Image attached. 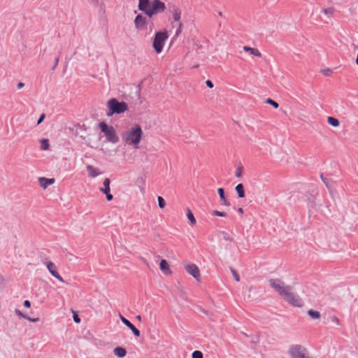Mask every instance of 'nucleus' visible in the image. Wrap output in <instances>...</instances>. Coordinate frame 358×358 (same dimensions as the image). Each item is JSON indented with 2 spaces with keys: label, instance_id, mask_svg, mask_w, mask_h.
Instances as JSON below:
<instances>
[{
  "label": "nucleus",
  "instance_id": "43",
  "mask_svg": "<svg viewBox=\"0 0 358 358\" xmlns=\"http://www.w3.org/2000/svg\"><path fill=\"white\" fill-rule=\"evenodd\" d=\"M331 72V71L329 69H325V70L322 71L323 74L325 75V76H329Z\"/></svg>",
  "mask_w": 358,
  "mask_h": 358
},
{
  "label": "nucleus",
  "instance_id": "28",
  "mask_svg": "<svg viewBox=\"0 0 358 358\" xmlns=\"http://www.w3.org/2000/svg\"><path fill=\"white\" fill-rule=\"evenodd\" d=\"M95 6H96L99 8V13L103 15L106 12V6L103 2V1H101L98 4H96Z\"/></svg>",
  "mask_w": 358,
  "mask_h": 358
},
{
  "label": "nucleus",
  "instance_id": "14",
  "mask_svg": "<svg viewBox=\"0 0 358 358\" xmlns=\"http://www.w3.org/2000/svg\"><path fill=\"white\" fill-rule=\"evenodd\" d=\"M40 185L43 188H47L49 185L53 184L55 182L54 178H46L44 177H41L38 178Z\"/></svg>",
  "mask_w": 358,
  "mask_h": 358
},
{
  "label": "nucleus",
  "instance_id": "7",
  "mask_svg": "<svg viewBox=\"0 0 358 358\" xmlns=\"http://www.w3.org/2000/svg\"><path fill=\"white\" fill-rule=\"evenodd\" d=\"M166 9L165 3L160 0H152L151 1L150 10L148 11V17H152L157 13H162Z\"/></svg>",
  "mask_w": 358,
  "mask_h": 358
},
{
  "label": "nucleus",
  "instance_id": "8",
  "mask_svg": "<svg viewBox=\"0 0 358 358\" xmlns=\"http://www.w3.org/2000/svg\"><path fill=\"white\" fill-rule=\"evenodd\" d=\"M48 271L51 273L52 276L59 280L62 282H64L63 278L59 274L57 271V267L55 264L52 262H47L45 263Z\"/></svg>",
  "mask_w": 358,
  "mask_h": 358
},
{
  "label": "nucleus",
  "instance_id": "46",
  "mask_svg": "<svg viewBox=\"0 0 358 358\" xmlns=\"http://www.w3.org/2000/svg\"><path fill=\"white\" fill-rule=\"evenodd\" d=\"M356 64L358 65V53H357V59H356Z\"/></svg>",
  "mask_w": 358,
  "mask_h": 358
},
{
  "label": "nucleus",
  "instance_id": "24",
  "mask_svg": "<svg viewBox=\"0 0 358 358\" xmlns=\"http://www.w3.org/2000/svg\"><path fill=\"white\" fill-rule=\"evenodd\" d=\"M238 195V197L240 198H244L245 197V192H244V187H243V185L242 184H238L236 186V188H235Z\"/></svg>",
  "mask_w": 358,
  "mask_h": 358
},
{
  "label": "nucleus",
  "instance_id": "6",
  "mask_svg": "<svg viewBox=\"0 0 358 358\" xmlns=\"http://www.w3.org/2000/svg\"><path fill=\"white\" fill-rule=\"evenodd\" d=\"M168 37L169 36L166 31H158L155 34L152 45L157 53L162 52L165 41Z\"/></svg>",
  "mask_w": 358,
  "mask_h": 358
},
{
  "label": "nucleus",
  "instance_id": "13",
  "mask_svg": "<svg viewBox=\"0 0 358 358\" xmlns=\"http://www.w3.org/2000/svg\"><path fill=\"white\" fill-rule=\"evenodd\" d=\"M170 11L172 13L174 21L178 22L181 17V10L176 5H173L169 7Z\"/></svg>",
  "mask_w": 358,
  "mask_h": 358
},
{
  "label": "nucleus",
  "instance_id": "12",
  "mask_svg": "<svg viewBox=\"0 0 358 358\" xmlns=\"http://www.w3.org/2000/svg\"><path fill=\"white\" fill-rule=\"evenodd\" d=\"M146 18L142 15H138L134 20V24L136 29H142L146 24Z\"/></svg>",
  "mask_w": 358,
  "mask_h": 358
},
{
  "label": "nucleus",
  "instance_id": "20",
  "mask_svg": "<svg viewBox=\"0 0 358 358\" xmlns=\"http://www.w3.org/2000/svg\"><path fill=\"white\" fill-rule=\"evenodd\" d=\"M218 194L220 196L222 204L225 206H229V203L228 202L227 199H226L224 196V190L223 188H219L217 189Z\"/></svg>",
  "mask_w": 358,
  "mask_h": 358
},
{
  "label": "nucleus",
  "instance_id": "31",
  "mask_svg": "<svg viewBox=\"0 0 358 358\" xmlns=\"http://www.w3.org/2000/svg\"><path fill=\"white\" fill-rule=\"evenodd\" d=\"M243 166H239L235 171V176L237 178H240L242 176L243 172Z\"/></svg>",
  "mask_w": 358,
  "mask_h": 358
},
{
  "label": "nucleus",
  "instance_id": "25",
  "mask_svg": "<svg viewBox=\"0 0 358 358\" xmlns=\"http://www.w3.org/2000/svg\"><path fill=\"white\" fill-rule=\"evenodd\" d=\"M327 122L335 127H338L340 124L339 120L334 117H328Z\"/></svg>",
  "mask_w": 358,
  "mask_h": 358
},
{
  "label": "nucleus",
  "instance_id": "41",
  "mask_svg": "<svg viewBox=\"0 0 358 358\" xmlns=\"http://www.w3.org/2000/svg\"><path fill=\"white\" fill-rule=\"evenodd\" d=\"M224 239L226 240V241H231L232 239L231 238V237L229 236V235H228L227 234L224 233Z\"/></svg>",
  "mask_w": 358,
  "mask_h": 358
},
{
  "label": "nucleus",
  "instance_id": "26",
  "mask_svg": "<svg viewBox=\"0 0 358 358\" xmlns=\"http://www.w3.org/2000/svg\"><path fill=\"white\" fill-rule=\"evenodd\" d=\"M49 141L46 138H43L41 140V150H47L49 148Z\"/></svg>",
  "mask_w": 358,
  "mask_h": 358
},
{
  "label": "nucleus",
  "instance_id": "18",
  "mask_svg": "<svg viewBox=\"0 0 358 358\" xmlns=\"http://www.w3.org/2000/svg\"><path fill=\"white\" fill-rule=\"evenodd\" d=\"M334 8L333 7H329L326 8H322L321 12L327 16L329 20H331L333 17L334 13Z\"/></svg>",
  "mask_w": 358,
  "mask_h": 358
},
{
  "label": "nucleus",
  "instance_id": "34",
  "mask_svg": "<svg viewBox=\"0 0 358 358\" xmlns=\"http://www.w3.org/2000/svg\"><path fill=\"white\" fill-rule=\"evenodd\" d=\"M231 272L234 279L236 280V281L239 282L240 281V278H239L238 274L236 272V271L234 270V268H231Z\"/></svg>",
  "mask_w": 358,
  "mask_h": 358
},
{
  "label": "nucleus",
  "instance_id": "36",
  "mask_svg": "<svg viewBox=\"0 0 358 358\" xmlns=\"http://www.w3.org/2000/svg\"><path fill=\"white\" fill-rule=\"evenodd\" d=\"M45 117V115L44 113L41 114L38 120L37 124L38 125L40 124L43 121Z\"/></svg>",
  "mask_w": 358,
  "mask_h": 358
},
{
  "label": "nucleus",
  "instance_id": "40",
  "mask_svg": "<svg viewBox=\"0 0 358 358\" xmlns=\"http://www.w3.org/2000/svg\"><path fill=\"white\" fill-rule=\"evenodd\" d=\"M206 85H207L209 88H213V83H212L210 80H206Z\"/></svg>",
  "mask_w": 358,
  "mask_h": 358
},
{
  "label": "nucleus",
  "instance_id": "29",
  "mask_svg": "<svg viewBox=\"0 0 358 358\" xmlns=\"http://www.w3.org/2000/svg\"><path fill=\"white\" fill-rule=\"evenodd\" d=\"M187 217L188 220H189L191 225H194L196 224V220L194 218V214L189 209L187 211Z\"/></svg>",
  "mask_w": 358,
  "mask_h": 358
},
{
  "label": "nucleus",
  "instance_id": "1",
  "mask_svg": "<svg viewBox=\"0 0 358 358\" xmlns=\"http://www.w3.org/2000/svg\"><path fill=\"white\" fill-rule=\"evenodd\" d=\"M270 287L274 289L279 295L290 304L300 307L303 302L299 296L292 292V287L286 285L285 283L279 278L268 279Z\"/></svg>",
  "mask_w": 358,
  "mask_h": 358
},
{
  "label": "nucleus",
  "instance_id": "19",
  "mask_svg": "<svg viewBox=\"0 0 358 358\" xmlns=\"http://www.w3.org/2000/svg\"><path fill=\"white\" fill-rule=\"evenodd\" d=\"M86 169L89 173V176L92 178H95L100 174L98 170L92 165H87Z\"/></svg>",
  "mask_w": 358,
  "mask_h": 358
},
{
  "label": "nucleus",
  "instance_id": "9",
  "mask_svg": "<svg viewBox=\"0 0 358 358\" xmlns=\"http://www.w3.org/2000/svg\"><path fill=\"white\" fill-rule=\"evenodd\" d=\"M120 319L121 320V321L122 322V323L127 326L129 329L131 330V331L133 332V334L136 336H139L141 333H140V331L135 327V326L129 321L128 320L127 318H125L123 315H122L121 314H120Z\"/></svg>",
  "mask_w": 358,
  "mask_h": 358
},
{
  "label": "nucleus",
  "instance_id": "35",
  "mask_svg": "<svg viewBox=\"0 0 358 358\" xmlns=\"http://www.w3.org/2000/svg\"><path fill=\"white\" fill-rule=\"evenodd\" d=\"M213 215H217V216H219V217H225L227 215V214L225 213L221 212V211H219V210H214L213 212Z\"/></svg>",
  "mask_w": 358,
  "mask_h": 358
},
{
  "label": "nucleus",
  "instance_id": "17",
  "mask_svg": "<svg viewBox=\"0 0 358 358\" xmlns=\"http://www.w3.org/2000/svg\"><path fill=\"white\" fill-rule=\"evenodd\" d=\"M114 355L119 358L125 357L127 354L126 350L122 347H117L113 350Z\"/></svg>",
  "mask_w": 358,
  "mask_h": 358
},
{
  "label": "nucleus",
  "instance_id": "4",
  "mask_svg": "<svg viewBox=\"0 0 358 358\" xmlns=\"http://www.w3.org/2000/svg\"><path fill=\"white\" fill-rule=\"evenodd\" d=\"M290 358H310L308 350L302 345L293 344L288 349Z\"/></svg>",
  "mask_w": 358,
  "mask_h": 358
},
{
  "label": "nucleus",
  "instance_id": "10",
  "mask_svg": "<svg viewBox=\"0 0 358 358\" xmlns=\"http://www.w3.org/2000/svg\"><path fill=\"white\" fill-rule=\"evenodd\" d=\"M187 272L192 275L195 279L200 277V271L197 266L194 264H189L185 266Z\"/></svg>",
  "mask_w": 358,
  "mask_h": 358
},
{
  "label": "nucleus",
  "instance_id": "37",
  "mask_svg": "<svg viewBox=\"0 0 358 358\" xmlns=\"http://www.w3.org/2000/svg\"><path fill=\"white\" fill-rule=\"evenodd\" d=\"M59 57H57L55 59V62H54V65L52 66V69H55L58 65V63H59Z\"/></svg>",
  "mask_w": 358,
  "mask_h": 358
},
{
  "label": "nucleus",
  "instance_id": "27",
  "mask_svg": "<svg viewBox=\"0 0 358 358\" xmlns=\"http://www.w3.org/2000/svg\"><path fill=\"white\" fill-rule=\"evenodd\" d=\"M308 314L313 319H318L320 317V312H318L317 310H312V309H310L308 311Z\"/></svg>",
  "mask_w": 358,
  "mask_h": 358
},
{
  "label": "nucleus",
  "instance_id": "32",
  "mask_svg": "<svg viewBox=\"0 0 358 358\" xmlns=\"http://www.w3.org/2000/svg\"><path fill=\"white\" fill-rule=\"evenodd\" d=\"M266 103L273 106L275 108H278L279 107V104L271 99H267Z\"/></svg>",
  "mask_w": 358,
  "mask_h": 358
},
{
  "label": "nucleus",
  "instance_id": "5",
  "mask_svg": "<svg viewBox=\"0 0 358 358\" xmlns=\"http://www.w3.org/2000/svg\"><path fill=\"white\" fill-rule=\"evenodd\" d=\"M99 128L104 134L108 141L112 143H116L119 141V138L113 127L109 126L106 122H102L99 123Z\"/></svg>",
  "mask_w": 358,
  "mask_h": 358
},
{
  "label": "nucleus",
  "instance_id": "38",
  "mask_svg": "<svg viewBox=\"0 0 358 358\" xmlns=\"http://www.w3.org/2000/svg\"><path fill=\"white\" fill-rule=\"evenodd\" d=\"M104 194H106L108 201H111L113 199V196L110 193V192H108V193Z\"/></svg>",
  "mask_w": 358,
  "mask_h": 358
},
{
  "label": "nucleus",
  "instance_id": "21",
  "mask_svg": "<svg viewBox=\"0 0 358 358\" xmlns=\"http://www.w3.org/2000/svg\"><path fill=\"white\" fill-rule=\"evenodd\" d=\"M243 50L245 52H248L250 54L253 55L255 56L259 57L262 56L261 52L257 48H250L248 46H244Z\"/></svg>",
  "mask_w": 358,
  "mask_h": 358
},
{
  "label": "nucleus",
  "instance_id": "22",
  "mask_svg": "<svg viewBox=\"0 0 358 358\" xmlns=\"http://www.w3.org/2000/svg\"><path fill=\"white\" fill-rule=\"evenodd\" d=\"M15 313L18 316L24 317V318L27 319V320H29L30 322H37L39 321V318L38 317L31 318V317H29L28 315L22 313V312L20 310H17V309L15 310Z\"/></svg>",
  "mask_w": 358,
  "mask_h": 358
},
{
  "label": "nucleus",
  "instance_id": "2",
  "mask_svg": "<svg viewBox=\"0 0 358 358\" xmlns=\"http://www.w3.org/2000/svg\"><path fill=\"white\" fill-rule=\"evenodd\" d=\"M143 131L141 126L135 124L127 131L122 134L123 141L129 145L134 146V148H138V144L141 140Z\"/></svg>",
  "mask_w": 358,
  "mask_h": 358
},
{
  "label": "nucleus",
  "instance_id": "42",
  "mask_svg": "<svg viewBox=\"0 0 358 358\" xmlns=\"http://www.w3.org/2000/svg\"><path fill=\"white\" fill-rule=\"evenodd\" d=\"M73 320L76 323H79L80 322V319L79 318V317L77 315H73Z\"/></svg>",
  "mask_w": 358,
  "mask_h": 358
},
{
  "label": "nucleus",
  "instance_id": "45",
  "mask_svg": "<svg viewBox=\"0 0 358 358\" xmlns=\"http://www.w3.org/2000/svg\"><path fill=\"white\" fill-rule=\"evenodd\" d=\"M238 213H240V214H242L243 213V210L242 208H239L238 210H237Z\"/></svg>",
  "mask_w": 358,
  "mask_h": 358
},
{
  "label": "nucleus",
  "instance_id": "33",
  "mask_svg": "<svg viewBox=\"0 0 358 358\" xmlns=\"http://www.w3.org/2000/svg\"><path fill=\"white\" fill-rule=\"evenodd\" d=\"M158 205L160 208H164L165 207V201L162 196H158Z\"/></svg>",
  "mask_w": 358,
  "mask_h": 358
},
{
  "label": "nucleus",
  "instance_id": "15",
  "mask_svg": "<svg viewBox=\"0 0 358 358\" xmlns=\"http://www.w3.org/2000/svg\"><path fill=\"white\" fill-rule=\"evenodd\" d=\"M160 270L166 275L170 274L171 271L169 269V264L165 259L161 260L159 263Z\"/></svg>",
  "mask_w": 358,
  "mask_h": 358
},
{
  "label": "nucleus",
  "instance_id": "47",
  "mask_svg": "<svg viewBox=\"0 0 358 358\" xmlns=\"http://www.w3.org/2000/svg\"><path fill=\"white\" fill-rule=\"evenodd\" d=\"M136 318L140 320H141V316L138 315V316L136 317Z\"/></svg>",
  "mask_w": 358,
  "mask_h": 358
},
{
  "label": "nucleus",
  "instance_id": "44",
  "mask_svg": "<svg viewBox=\"0 0 358 358\" xmlns=\"http://www.w3.org/2000/svg\"><path fill=\"white\" fill-rule=\"evenodd\" d=\"M24 86V84L23 83H22V82H20V83H17V87L18 89H21V88H22Z\"/></svg>",
  "mask_w": 358,
  "mask_h": 358
},
{
  "label": "nucleus",
  "instance_id": "30",
  "mask_svg": "<svg viewBox=\"0 0 358 358\" xmlns=\"http://www.w3.org/2000/svg\"><path fill=\"white\" fill-rule=\"evenodd\" d=\"M192 358H203V354L199 350H195L192 352Z\"/></svg>",
  "mask_w": 358,
  "mask_h": 358
},
{
  "label": "nucleus",
  "instance_id": "39",
  "mask_svg": "<svg viewBox=\"0 0 358 358\" xmlns=\"http://www.w3.org/2000/svg\"><path fill=\"white\" fill-rule=\"evenodd\" d=\"M23 305L26 308H29L31 306V302L29 300H25Z\"/></svg>",
  "mask_w": 358,
  "mask_h": 358
},
{
  "label": "nucleus",
  "instance_id": "11",
  "mask_svg": "<svg viewBox=\"0 0 358 358\" xmlns=\"http://www.w3.org/2000/svg\"><path fill=\"white\" fill-rule=\"evenodd\" d=\"M138 9L148 16V11L150 10L151 3L149 0H138Z\"/></svg>",
  "mask_w": 358,
  "mask_h": 358
},
{
  "label": "nucleus",
  "instance_id": "23",
  "mask_svg": "<svg viewBox=\"0 0 358 358\" xmlns=\"http://www.w3.org/2000/svg\"><path fill=\"white\" fill-rule=\"evenodd\" d=\"M110 180L109 178H105L103 180V187L101 188L100 190L104 194L108 193V192H110Z\"/></svg>",
  "mask_w": 358,
  "mask_h": 358
},
{
  "label": "nucleus",
  "instance_id": "16",
  "mask_svg": "<svg viewBox=\"0 0 358 358\" xmlns=\"http://www.w3.org/2000/svg\"><path fill=\"white\" fill-rule=\"evenodd\" d=\"M320 178L323 182L327 186V187L328 188V189L329 190L330 193L332 194L334 189L333 181L327 178H324L323 174L320 175Z\"/></svg>",
  "mask_w": 358,
  "mask_h": 358
},
{
  "label": "nucleus",
  "instance_id": "3",
  "mask_svg": "<svg viewBox=\"0 0 358 358\" xmlns=\"http://www.w3.org/2000/svg\"><path fill=\"white\" fill-rule=\"evenodd\" d=\"M107 106L109 110V112L107 113L108 115H112L114 113H123L128 110V106L125 102H119L115 98H113L108 101Z\"/></svg>",
  "mask_w": 358,
  "mask_h": 358
}]
</instances>
